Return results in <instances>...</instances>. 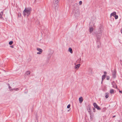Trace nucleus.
I'll return each instance as SVG.
<instances>
[{"mask_svg":"<svg viewBox=\"0 0 122 122\" xmlns=\"http://www.w3.org/2000/svg\"><path fill=\"white\" fill-rule=\"evenodd\" d=\"M103 30V28L102 26L101 25L99 27L98 32L96 33V35L98 41L99 40L101 39Z\"/></svg>","mask_w":122,"mask_h":122,"instance_id":"f257e3e1","label":"nucleus"},{"mask_svg":"<svg viewBox=\"0 0 122 122\" xmlns=\"http://www.w3.org/2000/svg\"><path fill=\"white\" fill-rule=\"evenodd\" d=\"M31 10V8H25L23 12L24 16H28L30 15Z\"/></svg>","mask_w":122,"mask_h":122,"instance_id":"f03ea898","label":"nucleus"},{"mask_svg":"<svg viewBox=\"0 0 122 122\" xmlns=\"http://www.w3.org/2000/svg\"><path fill=\"white\" fill-rule=\"evenodd\" d=\"M73 12L75 17H79L80 15L79 10L78 9V7L77 8L74 7L73 9Z\"/></svg>","mask_w":122,"mask_h":122,"instance_id":"7ed1b4c3","label":"nucleus"},{"mask_svg":"<svg viewBox=\"0 0 122 122\" xmlns=\"http://www.w3.org/2000/svg\"><path fill=\"white\" fill-rule=\"evenodd\" d=\"M60 0H53V6L56 9L58 8V2Z\"/></svg>","mask_w":122,"mask_h":122,"instance_id":"20e7f679","label":"nucleus"},{"mask_svg":"<svg viewBox=\"0 0 122 122\" xmlns=\"http://www.w3.org/2000/svg\"><path fill=\"white\" fill-rule=\"evenodd\" d=\"M93 105L95 108L97 109L98 110H101V108L98 106L97 104L96 103H94L93 104Z\"/></svg>","mask_w":122,"mask_h":122,"instance_id":"39448f33","label":"nucleus"},{"mask_svg":"<svg viewBox=\"0 0 122 122\" xmlns=\"http://www.w3.org/2000/svg\"><path fill=\"white\" fill-rule=\"evenodd\" d=\"M53 53H49L47 56L46 57V60L47 61L49 60H50V59L51 58V57Z\"/></svg>","mask_w":122,"mask_h":122,"instance_id":"423d86ee","label":"nucleus"},{"mask_svg":"<svg viewBox=\"0 0 122 122\" xmlns=\"http://www.w3.org/2000/svg\"><path fill=\"white\" fill-rule=\"evenodd\" d=\"M36 49L39 51V52H37V54H41L42 53L43 50L41 49L38 48H37Z\"/></svg>","mask_w":122,"mask_h":122,"instance_id":"0eeeda50","label":"nucleus"},{"mask_svg":"<svg viewBox=\"0 0 122 122\" xmlns=\"http://www.w3.org/2000/svg\"><path fill=\"white\" fill-rule=\"evenodd\" d=\"M74 64L75 65V69L76 70H77L79 68L80 66L79 64H76V63H75Z\"/></svg>","mask_w":122,"mask_h":122,"instance_id":"6e6552de","label":"nucleus"},{"mask_svg":"<svg viewBox=\"0 0 122 122\" xmlns=\"http://www.w3.org/2000/svg\"><path fill=\"white\" fill-rule=\"evenodd\" d=\"M87 109L88 111V112L90 114V117H91V111H90V105H88V106L87 107Z\"/></svg>","mask_w":122,"mask_h":122,"instance_id":"1a4fd4ad","label":"nucleus"},{"mask_svg":"<svg viewBox=\"0 0 122 122\" xmlns=\"http://www.w3.org/2000/svg\"><path fill=\"white\" fill-rule=\"evenodd\" d=\"M116 12L114 11L110 15V17H111L112 16L114 17L116 15Z\"/></svg>","mask_w":122,"mask_h":122,"instance_id":"9d476101","label":"nucleus"},{"mask_svg":"<svg viewBox=\"0 0 122 122\" xmlns=\"http://www.w3.org/2000/svg\"><path fill=\"white\" fill-rule=\"evenodd\" d=\"M112 75L113 77L114 78H115L116 76V71L114 70L113 72L112 73Z\"/></svg>","mask_w":122,"mask_h":122,"instance_id":"9b49d317","label":"nucleus"},{"mask_svg":"<svg viewBox=\"0 0 122 122\" xmlns=\"http://www.w3.org/2000/svg\"><path fill=\"white\" fill-rule=\"evenodd\" d=\"M83 99L82 97H81L79 98V101L80 103H81L83 101Z\"/></svg>","mask_w":122,"mask_h":122,"instance_id":"f8f14e48","label":"nucleus"},{"mask_svg":"<svg viewBox=\"0 0 122 122\" xmlns=\"http://www.w3.org/2000/svg\"><path fill=\"white\" fill-rule=\"evenodd\" d=\"M92 70L91 68H89L88 70V73H89V74L91 73H92Z\"/></svg>","mask_w":122,"mask_h":122,"instance_id":"ddd939ff","label":"nucleus"},{"mask_svg":"<svg viewBox=\"0 0 122 122\" xmlns=\"http://www.w3.org/2000/svg\"><path fill=\"white\" fill-rule=\"evenodd\" d=\"M68 51L70 52L71 53H73V51L71 47L69 48Z\"/></svg>","mask_w":122,"mask_h":122,"instance_id":"4468645a","label":"nucleus"},{"mask_svg":"<svg viewBox=\"0 0 122 122\" xmlns=\"http://www.w3.org/2000/svg\"><path fill=\"white\" fill-rule=\"evenodd\" d=\"M30 72L29 71H28L25 72V74L26 75H29L30 74Z\"/></svg>","mask_w":122,"mask_h":122,"instance_id":"2eb2a0df","label":"nucleus"},{"mask_svg":"<svg viewBox=\"0 0 122 122\" xmlns=\"http://www.w3.org/2000/svg\"><path fill=\"white\" fill-rule=\"evenodd\" d=\"M106 76V75H104L102 76V81H103V80L105 78Z\"/></svg>","mask_w":122,"mask_h":122,"instance_id":"dca6fc26","label":"nucleus"},{"mask_svg":"<svg viewBox=\"0 0 122 122\" xmlns=\"http://www.w3.org/2000/svg\"><path fill=\"white\" fill-rule=\"evenodd\" d=\"M109 97L108 93H105V97L106 98H107Z\"/></svg>","mask_w":122,"mask_h":122,"instance_id":"f3484780","label":"nucleus"},{"mask_svg":"<svg viewBox=\"0 0 122 122\" xmlns=\"http://www.w3.org/2000/svg\"><path fill=\"white\" fill-rule=\"evenodd\" d=\"M89 30L90 32V33H91V32L93 30V28L92 27L91 28H90L89 29Z\"/></svg>","mask_w":122,"mask_h":122,"instance_id":"a211bd4d","label":"nucleus"},{"mask_svg":"<svg viewBox=\"0 0 122 122\" xmlns=\"http://www.w3.org/2000/svg\"><path fill=\"white\" fill-rule=\"evenodd\" d=\"M3 14V11H2L0 13V18L2 17V16Z\"/></svg>","mask_w":122,"mask_h":122,"instance_id":"6ab92c4d","label":"nucleus"},{"mask_svg":"<svg viewBox=\"0 0 122 122\" xmlns=\"http://www.w3.org/2000/svg\"><path fill=\"white\" fill-rule=\"evenodd\" d=\"M110 92L111 94H113L114 93V90L112 89L110 90Z\"/></svg>","mask_w":122,"mask_h":122,"instance_id":"aec40b11","label":"nucleus"},{"mask_svg":"<svg viewBox=\"0 0 122 122\" xmlns=\"http://www.w3.org/2000/svg\"><path fill=\"white\" fill-rule=\"evenodd\" d=\"M13 43V41H11L9 42V43L10 45H11Z\"/></svg>","mask_w":122,"mask_h":122,"instance_id":"412c9836","label":"nucleus"},{"mask_svg":"<svg viewBox=\"0 0 122 122\" xmlns=\"http://www.w3.org/2000/svg\"><path fill=\"white\" fill-rule=\"evenodd\" d=\"M8 85L9 86V88L10 89V90H13L12 89H11V87L10 86H10L9 84H8Z\"/></svg>","mask_w":122,"mask_h":122,"instance_id":"4be33fe9","label":"nucleus"},{"mask_svg":"<svg viewBox=\"0 0 122 122\" xmlns=\"http://www.w3.org/2000/svg\"><path fill=\"white\" fill-rule=\"evenodd\" d=\"M115 19H117L118 18V16L117 15H116L114 16Z\"/></svg>","mask_w":122,"mask_h":122,"instance_id":"5701e85b","label":"nucleus"},{"mask_svg":"<svg viewBox=\"0 0 122 122\" xmlns=\"http://www.w3.org/2000/svg\"><path fill=\"white\" fill-rule=\"evenodd\" d=\"M21 16V14L20 13H19L18 14V17H20Z\"/></svg>","mask_w":122,"mask_h":122,"instance_id":"b1692460","label":"nucleus"},{"mask_svg":"<svg viewBox=\"0 0 122 122\" xmlns=\"http://www.w3.org/2000/svg\"><path fill=\"white\" fill-rule=\"evenodd\" d=\"M70 104H69V105H67V108H70Z\"/></svg>","mask_w":122,"mask_h":122,"instance_id":"393cba45","label":"nucleus"},{"mask_svg":"<svg viewBox=\"0 0 122 122\" xmlns=\"http://www.w3.org/2000/svg\"><path fill=\"white\" fill-rule=\"evenodd\" d=\"M13 90H14L15 91H17L19 90V89L18 88H14L13 89Z\"/></svg>","mask_w":122,"mask_h":122,"instance_id":"a878e982","label":"nucleus"},{"mask_svg":"<svg viewBox=\"0 0 122 122\" xmlns=\"http://www.w3.org/2000/svg\"><path fill=\"white\" fill-rule=\"evenodd\" d=\"M82 1H80L79 2V4L80 5H81L82 4Z\"/></svg>","mask_w":122,"mask_h":122,"instance_id":"bb28decb","label":"nucleus"},{"mask_svg":"<svg viewBox=\"0 0 122 122\" xmlns=\"http://www.w3.org/2000/svg\"><path fill=\"white\" fill-rule=\"evenodd\" d=\"M107 80H109V76H107Z\"/></svg>","mask_w":122,"mask_h":122,"instance_id":"cd10ccee","label":"nucleus"},{"mask_svg":"<svg viewBox=\"0 0 122 122\" xmlns=\"http://www.w3.org/2000/svg\"><path fill=\"white\" fill-rule=\"evenodd\" d=\"M93 110L94 112H95V109L94 108H93Z\"/></svg>","mask_w":122,"mask_h":122,"instance_id":"c85d7f7f","label":"nucleus"},{"mask_svg":"<svg viewBox=\"0 0 122 122\" xmlns=\"http://www.w3.org/2000/svg\"><path fill=\"white\" fill-rule=\"evenodd\" d=\"M104 75H106V74H107V72L106 71H105L104 72Z\"/></svg>","mask_w":122,"mask_h":122,"instance_id":"c756f323","label":"nucleus"},{"mask_svg":"<svg viewBox=\"0 0 122 122\" xmlns=\"http://www.w3.org/2000/svg\"><path fill=\"white\" fill-rule=\"evenodd\" d=\"M10 46L12 48H14V46L13 45H12V46Z\"/></svg>","mask_w":122,"mask_h":122,"instance_id":"7c9ffc66","label":"nucleus"},{"mask_svg":"<svg viewBox=\"0 0 122 122\" xmlns=\"http://www.w3.org/2000/svg\"><path fill=\"white\" fill-rule=\"evenodd\" d=\"M119 92L120 93H122V91H119Z\"/></svg>","mask_w":122,"mask_h":122,"instance_id":"2f4dec72","label":"nucleus"},{"mask_svg":"<svg viewBox=\"0 0 122 122\" xmlns=\"http://www.w3.org/2000/svg\"><path fill=\"white\" fill-rule=\"evenodd\" d=\"M116 117V116H113L112 117L114 118V117Z\"/></svg>","mask_w":122,"mask_h":122,"instance_id":"473e14b6","label":"nucleus"},{"mask_svg":"<svg viewBox=\"0 0 122 122\" xmlns=\"http://www.w3.org/2000/svg\"><path fill=\"white\" fill-rule=\"evenodd\" d=\"M97 47H98V48H99L100 47V46L99 45H98Z\"/></svg>","mask_w":122,"mask_h":122,"instance_id":"72a5a7b5","label":"nucleus"},{"mask_svg":"<svg viewBox=\"0 0 122 122\" xmlns=\"http://www.w3.org/2000/svg\"><path fill=\"white\" fill-rule=\"evenodd\" d=\"M81 58H80L79 59V61H81Z\"/></svg>","mask_w":122,"mask_h":122,"instance_id":"f704fd0d","label":"nucleus"},{"mask_svg":"<svg viewBox=\"0 0 122 122\" xmlns=\"http://www.w3.org/2000/svg\"><path fill=\"white\" fill-rule=\"evenodd\" d=\"M121 33L122 34V29L121 30Z\"/></svg>","mask_w":122,"mask_h":122,"instance_id":"c9c22d12","label":"nucleus"},{"mask_svg":"<svg viewBox=\"0 0 122 122\" xmlns=\"http://www.w3.org/2000/svg\"><path fill=\"white\" fill-rule=\"evenodd\" d=\"M102 81H102V82H101V83H102Z\"/></svg>","mask_w":122,"mask_h":122,"instance_id":"e433bc0d","label":"nucleus"},{"mask_svg":"<svg viewBox=\"0 0 122 122\" xmlns=\"http://www.w3.org/2000/svg\"><path fill=\"white\" fill-rule=\"evenodd\" d=\"M36 0H35V1Z\"/></svg>","mask_w":122,"mask_h":122,"instance_id":"4c0bfd02","label":"nucleus"},{"mask_svg":"<svg viewBox=\"0 0 122 122\" xmlns=\"http://www.w3.org/2000/svg\"><path fill=\"white\" fill-rule=\"evenodd\" d=\"M69 111V110H68V111Z\"/></svg>","mask_w":122,"mask_h":122,"instance_id":"58836bf2","label":"nucleus"}]
</instances>
